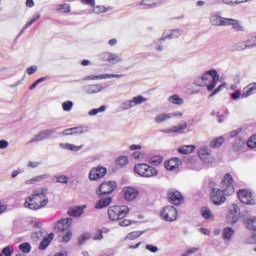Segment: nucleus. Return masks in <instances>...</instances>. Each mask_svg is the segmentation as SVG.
<instances>
[{
    "label": "nucleus",
    "instance_id": "obj_46",
    "mask_svg": "<svg viewBox=\"0 0 256 256\" xmlns=\"http://www.w3.org/2000/svg\"><path fill=\"white\" fill-rule=\"evenodd\" d=\"M89 239H91V235L90 234H82L78 238V244L79 245H83L85 243V241H89Z\"/></svg>",
    "mask_w": 256,
    "mask_h": 256
},
{
    "label": "nucleus",
    "instance_id": "obj_38",
    "mask_svg": "<svg viewBox=\"0 0 256 256\" xmlns=\"http://www.w3.org/2000/svg\"><path fill=\"white\" fill-rule=\"evenodd\" d=\"M167 119H171V114H159L155 117V121L157 123H164V121H167Z\"/></svg>",
    "mask_w": 256,
    "mask_h": 256
},
{
    "label": "nucleus",
    "instance_id": "obj_52",
    "mask_svg": "<svg viewBox=\"0 0 256 256\" xmlns=\"http://www.w3.org/2000/svg\"><path fill=\"white\" fill-rule=\"evenodd\" d=\"M56 181H57V183L67 184V183H69V178L65 175H61V176L56 177Z\"/></svg>",
    "mask_w": 256,
    "mask_h": 256
},
{
    "label": "nucleus",
    "instance_id": "obj_53",
    "mask_svg": "<svg viewBox=\"0 0 256 256\" xmlns=\"http://www.w3.org/2000/svg\"><path fill=\"white\" fill-rule=\"evenodd\" d=\"M140 5H146V7H155V0H142Z\"/></svg>",
    "mask_w": 256,
    "mask_h": 256
},
{
    "label": "nucleus",
    "instance_id": "obj_10",
    "mask_svg": "<svg viewBox=\"0 0 256 256\" xmlns=\"http://www.w3.org/2000/svg\"><path fill=\"white\" fill-rule=\"evenodd\" d=\"M198 156L206 165H211L215 161L214 157H211V150L205 146H201L198 150Z\"/></svg>",
    "mask_w": 256,
    "mask_h": 256
},
{
    "label": "nucleus",
    "instance_id": "obj_30",
    "mask_svg": "<svg viewBox=\"0 0 256 256\" xmlns=\"http://www.w3.org/2000/svg\"><path fill=\"white\" fill-rule=\"evenodd\" d=\"M245 147V140L238 138L235 140V142L232 145V149L234 151H241Z\"/></svg>",
    "mask_w": 256,
    "mask_h": 256
},
{
    "label": "nucleus",
    "instance_id": "obj_18",
    "mask_svg": "<svg viewBox=\"0 0 256 256\" xmlns=\"http://www.w3.org/2000/svg\"><path fill=\"white\" fill-rule=\"evenodd\" d=\"M181 165H183V162L177 157L171 158L165 163L167 171H175V169H179Z\"/></svg>",
    "mask_w": 256,
    "mask_h": 256
},
{
    "label": "nucleus",
    "instance_id": "obj_24",
    "mask_svg": "<svg viewBox=\"0 0 256 256\" xmlns=\"http://www.w3.org/2000/svg\"><path fill=\"white\" fill-rule=\"evenodd\" d=\"M112 198H101L95 205V209H103L105 207H109L111 205Z\"/></svg>",
    "mask_w": 256,
    "mask_h": 256
},
{
    "label": "nucleus",
    "instance_id": "obj_64",
    "mask_svg": "<svg viewBox=\"0 0 256 256\" xmlns=\"http://www.w3.org/2000/svg\"><path fill=\"white\" fill-rule=\"evenodd\" d=\"M105 11V7L97 6L96 8H94V13H105Z\"/></svg>",
    "mask_w": 256,
    "mask_h": 256
},
{
    "label": "nucleus",
    "instance_id": "obj_54",
    "mask_svg": "<svg viewBox=\"0 0 256 256\" xmlns=\"http://www.w3.org/2000/svg\"><path fill=\"white\" fill-rule=\"evenodd\" d=\"M225 5H239L243 3V1L239 0H222Z\"/></svg>",
    "mask_w": 256,
    "mask_h": 256
},
{
    "label": "nucleus",
    "instance_id": "obj_23",
    "mask_svg": "<svg viewBox=\"0 0 256 256\" xmlns=\"http://www.w3.org/2000/svg\"><path fill=\"white\" fill-rule=\"evenodd\" d=\"M200 213L203 219H207L208 221H213V219H215V215H213L211 209L207 207H202Z\"/></svg>",
    "mask_w": 256,
    "mask_h": 256
},
{
    "label": "nucleus",
    "instance_id": "obj_5",
    "mask_svg": "<svg viewBox=\"0 0 256 256\" xmlns=\"http://www.w3.org/2000/svg\"><path fill=\"white\" fill-rule=\"evenodd\" d=\"M200 77H202L204 83H207V81L212 78L210 84L207 85L208 91H213L217 86V82L219 81V73H217V70H209Z\"/></svg>",
    "mask_w": 256,
    "mask_h": 256
},
{
    "label": "nucleus",
    "instance_id": "obj_15",
    "mask_svg": "<svg viewBox=\"0 0 256 256\" xmlns=\"http://www.w3.org/2000/svg\"><path fill=\"white\" fill-rule=\"evenodd\" d=\"M168 199L172 205H181V203H183V195L176 190H169Z\"/></svg>",
    "mask_w": 256,
    "mask_h": 256
},
{
    "label": "nucleus",
    "instance_id": "obj_48",
    "mask_svg": "<svg viewBox=\"0 0 256 256\" xmlns=\"http://www.w3.org/2000/svg\"><path fill=\"white\" fill-rule=\"evenodd\" d=\"M185 129H187V123L174 126L173 133H181V131H185Z\"/></svg>",
    "mask_w": 256,
    "mask_h": 256
},
{
    "label": "nucleus",
    "instance_id": "obj_36",
    "mask_svg": "<svg viewBox=\"0 0 256 256\" xmlns=\"http://www.w3.org/2000/svg\"><path fill=\"white\" fill-rule=\"evenodd\" d=\"M60 147H62V149H68L69 151H81L83 148V146H77L73 144H60Z\"/></svg>",
    "mask_w": 256,
    "mask_h": 256
},
{
    "label": "nucleus",
    "instance_id": "obj_41",
    "mask_svg": "<svg viewBox=\"0 0 256 256\" xmlns=\"http://www.w3.org/2000/svg\"><path fill=\"white\" fill-rule=\"evenodd\" d=\"M122 111H128V109H133V102L131 100H126L121 104Z\"/></svg>",
    "mask_w": 256,
    "mask_h": 256
},
{
    "label": "nucleus",
    "instance_id": "obj_29",
    "mask_svg": "<svg viewBox=\"0 0 256 256\" xmlns=\"http://www.w3.org/2000/svg\"><path fill=\"white\" fill-rule=\"evenodd\" d=\"M223 143H225V138H223V136L217 137L214 140H212L210 142V147H212V149H217L219 148Z\"/></svg>",
    "mask_w": 256,
    "mask_h": 256
},
{
    "label": "nucleus",
    "instance_id": "obj_62",
    "mask_svg": "<svg viewBox=\"0 0 256 256\" xmlns=\"http://www.w3.org/2000/svg\"><path fill=\"white\" fill-rule=\"evenodd\" d=\"M197 251H199V248H191L183 256L193 255V253H197Z\"/></svg>",
    "mask_w": 256,
    "mask_h": 256
},
{
    "label": "nucleus",
    "instance_id": "obj_61",
    "mask_svg": "<svg viewBox=\"0 0 256 256\" xmlns=\"http://www.w3.org/2000/svg\"><path fill=\"white\" fill-rule=\"evenodd\" d=\"M9 142L7 140H0V149H7Z\"/></svg>",
    "mask_w": 256,
    "mask_h": 256
},
{
    "label": "nucleus",
    "instance_id": "obj_35",
    "mask_svg": "<svg viewBox=\"0 0 256 256\" xmlns=\"http://www.w3.org/2000/svg\"><path fill=\"white\" fill-rule=\"evenodd\" d=\"M132 106L135 107L136 105H141L142 103L147 102V98L143 97L142 95L136 96L132 98Z\"/></svg>",
    "mask_w": 256,
    "mask_h": 256
},
{
    "label": "nucleus",
    "instance_id": "obj_4",
    "mask_svg": "<svg viewBox=\"0 0 256 256\" xmlns=\"http://www.w3.org/2000/svg\"><path fill=\"white\" fill-rule=\"evenodd\" d=\"M134 171L137 173L140 177H157L159 175V172L156 168L149 166L148 164L142 163V164H136L134 166Z\"/></svg>",
    "mask_w": 256,
    "mask_h": 256
},
{
    "label": "nucleus",
    "instance_id": "obj_28",
    "mask_svg": "<svg viewBox=\"0 0 256 256\" xmlns=\"http://www.w3.org/2000/svg\"><path fill=\"white\" fill-rule=\"evenodd\" d=\"M195 151V147L193 145H186L178 148V153L182 155H189V153H193Z\"/></svg>",
    "mask_w": 256,
    "mask_h": 256
},
{
    "label": "nucleus",
    "instance_id": "obj_21",
    "mask_svg": "<svg viewBox=\"0 0 256 256\" xmlns=\"http://www.w3.org/2000/svg\"><path fill=\"white\" fill-rule=\"evenodd\" d=\"M224 24H225V27L231 25L233 27L234 31H237V32L245 31V28H243V26H241V23H239V20H237V19L227 18L226 23H224Z\"/></svg>",
    "mask_w": 256,
    "mask_h": 256
},
{
    "label": "nucleus",
    "instance_id": "obj_45",
    "mask_svg": "<svg viewBox=\"0 0 256 256\" xmlns=\"http://www.w3.org/2000/svg\"><path fill=\"white\" fill-rule=\"evenodd\" d=\"M13 246H6L5 248L2 249V255L4 256H11L14 253Z\"/></svg>",
    "mask_w": 256,
    "mask_h": 256
},
{
    "label": "nucleus",
    "instance_id": "obj_43",
    "mask_svg": "<svg viewBox=\"0 0 256 256\" xmlns=\"http://www.w3.org/2000/svg\"><path fill=\"white\" fill-rule=\"evenodd\" d=\"M50 244L49 238H44L39 245L40 251H45Z\"/></svg>",
    "mask_w": 256,
    "mask_h": 256
},
{
    "label": "nucleus",
    "instance_id": "obj_32",
    "mask_svg": "<svg viewBox=\"0 0 256 256\" xmlns=\"http://www.w3.org/2000/svg\"><path fill=\"white\" fill-rule=\"evenodd\" d=\"M245 49H248L245 41L237 42L232 46V51H245Z\"/></svg>",
    "mask_w": 256,
    "mask_h": 256
},
{
    "label": "nucleus",
    "instance_id": "obj_49",
    "mask_svg": "<svg viewBox=\"0 0 256 256\" xmlns=\"http://www.w3.org/2000/svg\"><path fill=\"white\" fill-rule=\"evenodd\" d=\"M62 109L67 112L71 111L73 109V101H65L62 104Z\"/></svg>",
    "mask_w": 256,
    "mask_h": 256
},
{
    "label": "nucleus",
    "instance_id": "obj_6",
    "mask_svg": "<svg viewBox=\"0 0 256 256\" xmlns=\"http://www.w3.org/2000/svg\"><path fill=\"white\" fill-rule=\"evenodd\" d=\"M115 189H117V182H104L99 186L98 190L96 191V194L99 195V197H102V195H111V193L114 192Z\"/></svg>",
    "mask_w": 256,
    "mask_h": 256
},
{
    "label": "nucleus",
    "instance_id": "obj_60",
    "mask_svg": "<svg viewBox=\"0 0 256 256\" xmlns=\"http://www.w3.org/2000/svg\"><path fill=\"white\" fill-rule=\"evenodd\" d=\"M84 5H90V7H95V0H81Z\"/></svg>",
    "mask_w": 256,
    "mask_h": 256
},
{
    "label": "nucleus",
    "instance_id": "obj_51",
    "mask_svg": "<svg viewBox=\"0 0 256 256\" xmlns=\"http://www.w3.org/2000/svg\"><path fill=\"white\" fill-rule=\"evenodd\" d=\"M71 237H73V232L67 230L66 234L62 237L63 243H69L71 241Z\"/></svg>",
    "mask_w": 256,
    "mask_h": 256
},
{
    "label": "nucleus",
    "instance_id": "obj_22",
    "mask_svg": "<svg viewBox=\"0 0 256 256\" xmlns=\"http://www.w3.org/2000/svg\"><path fill=\"white\" fill-rule=\"evenodd\" d=\"M86 206H76L74 208H70L68 210V215H70V217H81V215H83V209H85Z\"/></svg>",
    "mask_w": 256,
    "mask_h": 256
},
{
    "label": "nucleus",
    "instance_id": "obj_9",
    "mask_svg": "<svg viewBox=\"0 0 256 256\" xmlns=\"http://www.w3.org/2000/svg\"><path fill=\"white\" fill-rule=\"evenodd\" d=\"M100 61H107L108 63H111L112 65H115L117 63H121L123 61V58L117 54H113L111 52H102L98 55Z\"/></svg>",
    "mask_w": 256,
    "mask_h": 256
},
{
    "label": "nucleus",
    "instance_id": "obj_37",
    "mask_svg": "<svg viewBox=\"0 0 256 256\" xmlns=\"http://www.w3.org/2000/svg\"><path fill=\"white\" fill-rule=\"evenodd\" d=\"M127 163H129V158H127V156H120L116 160V165H118V167H125Z\"/></svg>",
    "mask_w": 256,
    "mask_h": 256
},
{
    "label": "nucleus",
    "instance_id": "obj_13",
    "mask_svg": "<svg viewBox=\"0 0 256 256\" xmlns=\"http://www.w3.org/2000/svg\"><path fill=\"white\" fill-rule=\"evenodd\" d=\"M57 129L59 128L42 130L29 143H37L39 141H45V139H49V137H52L53 133H57Z\"/></svg>",
    "mask_w": 256,
    "mask_h": 256
},
{
    "label": "nucleus",
    "instance_id": "obj_44",
    "mask_svg": "<svg viewBox=\"0 0 256 256\" xmlns=\"http://www.w3.org/2000/svg\"><path fill=\"white\" fill-rule=\"evenodd\" d=\"M77 129H79L78 127H74V128H68L65 129L62 133H59V135H75V133H77Z\"/></svg>",
    "mask_w": 256,
    "mask_h": 256
},
{
    "label": "nucleus",
    "instance_id": "obj_42",
    "mask_svg": "<svg viewBox=\"0 0 256 256\" xmlns=\"http://www.w3.org/2000/svg\"><path fill=\"white\" fill-rule=\"evenodd\" d=\"M143 233H145L144 231H135V232H131L127 235V239H138V237H141L143 235Z\"/></svg>",
    "mask_w": 256,
    "mask_h": 256
},
{
    "label": "nucleus",
    "instance_id": "obj_39",
    "mask_svg": "<svg viewBox=\"0 0 256 256\" xmlns=\"http://www.w3.org/2000/svg\"><path fill=\"white\" fill-rule=\"evenodd\" d=\"M107 109V106H101L100 108H95L92 109L88 112V115H90V117H93L95 115H98V113H103V111H105Z\"/></svg>",
    "mask_w": 256,
    "mask_h": 256
},
{
    "label": "nucleus",
    "instance_id": "obj_12",
    "mask_svg": "<svg viewBox=\"0 0 256 256\" xmlns=\"http://www.w3.org/2000/svg\"><path fill=\"white\" fill-rule=\"evenodd\" d=\"M72 223L73 218H64L59 220L54 227L55 233H65V231L71 227Z\"/></svg>",
    "mask_w": 256,
    "mask_h": 256
},
{
    "label": "nucleus",
    "instance_id": "obj_34",
    "mask_svg": "<svg viewBox=\"0 0 256 256\" xmlns=\"http://www.w3.org/2000/svg\"><path fill=\"white\" fill-rule=\"evenodd\" d=\"M256 90V82L248 85V90L242 94V98L245 99L253 95V91Z\"/></svg>",
    "mask_w": 256,
    "mask_h": 256
},
{
    "label": "nucleus",
    "instance_id": "obj_2",
    "mask_svg": "<svg viewBox=\"0 0 256 256\" xmlns=\"http://www.w3.org/2000/svg\"><path fill=\"white\" fill-rule=\"evenodd\" d=\"M49 203V198L47 197V188H37L32 192V195L26 198L24 207L26 209H31L32 211H37L47 207Z\"/></svg>",
    "mask_w": 256,
    "mask_h": 256
},
{
    "label": "nucleus",
    "instance_id": "obj_63",
    "mask_svg": "<svg viewBox=\"0 0 256 256\" xmlns=\"http://www.w3.org/2000/svg\"><path fill=\"white\" fill-rule=\"evenodd\" d=\"M35 71H37V66H31L27 69L28 75H33V73H35Z\"/></svg>",
    "mask_w": 256,
    "mask_h": 256
},
{
    "label": "nucleus",
    "instance_id": "obj_20",
    "mask_svg": "<svg viewBox=\"0 0 256 256\" xmlns=\"http://www.w3.org/2000/svg\"><path fill=\"white\" fill-rule=\"evenodd\" d=\"M83 91L88 95H93L95 93H101V91H103V86L101 84L86 85L83 87Z\"/></svg>",
    "mask_w": 256,
    "mask_h": 256
},
{
    "label": "nucleus",
    "instance_id": "obj_33",
    "mask_svg": "<svg viewBox=\"0 0 256 256\" xmlns=\"http://www.w3.org/2000/svg\"><path fill=\"white\" fill-rule=\"evenodd\" d=\"M246 227H247V229H249L250 231H256V217H250V218L246 221Z\"/></svg>",
    "mask_w": 256,
    "mask_h": 256
},
{
    "label": "nucleus",
    "instance_id": "obj_8",
    "mask_svg": "<svg viewBox=\"0 0 256 256\" xmlns=\"http://www.w3.org/2000/svg\"><path fill=\"white\" fill-rule=\"evenodd\" d=\"M237 195H238L239 201H241V203H244V205H255L256 204L255 197L248 190H240V191H238Z\"/></svg>",
    "mask_w": 256,
    "mask_h": 256
},
{
    "label": "nucleus",
    "instance_id": "obj_1",
    "mask_svg": "<svg viewBox=\"0 0 256 256\" xmlns=\"http://www.w3.org/2000/svg\"><path fill=\"white\" fill-rule=\"evenodd\" d=\"M222 187L224 190L212 189L210 199L214 205H223L226 201L225 195H233V193H235V188L233 187V176H231V174H226L224 176Z\"/></svg>",
    "mask_w": 256,
    "mask_h": 256
},
{
    "label": "nucleus",
    "instance_id": "obj_14",
    "mask_svg": "<svg viewBox=\"0 0 256 256\" xmlns=\"http://www.w3.org/2000/svg\"><path fill=\"white\" fill-rule=\"evenodd\" d=\"M240 215L241 212L239 210V206H237L236 204H232L227 215L228 223H231L232 225L235 224L239 221Z\"/></svg>",
    "mask_w": 256,
    "mask_h": 256
},
{
    "label": "nucleus",
    "instance_id": "obj_16",
    "mask_svg": "<svg viewBox=\"0 0 256 256\" xmlns=\"http://www.w3.org/2000/svg\"><path fill=\"white\" fill-rule=\"evenodd\" d=\"M121 77H125L123 74H101V75H90L83 78V81H95V79H119Z\"/></svg>",
    "mask_w": 256,
    "mask_h": 256
},
{
    "label": "nucleus",
    "instance_id": "obj_3",
    "mask_svg": "<svg viewBox=\"0 0 256 256\" xmlns=\"http://www.w3.org/2000/svg\"><path fill=\"white\" fill-rule=\"evenodd\" d=\"M129 215V207L122 205L110 206L108 208V217L111 221H119V219H124Z\"/></svg>",
    "mask_w": 256,
    "mask_h": 256
},
{
    "label": "nucleus",
    "instance_id": "obj_55",
    "mask_svg": "<svg viewBox=\"0 0 256 256\" xmlns=\"http://www.w3.org/2000/svg\"><path fill=\"white\" fill-rule=\"evenodd\" d=\"M222 89H225V83L221 84L220 86H218L213 92L212 94H210L209 97H215V95H217V93H219Z\"/></svg>",
    "mask_w": 256,
    "mask_h": 256
},
{
    "label": "nucleus",
    "instance_id": "obj_58",
    "mask_svg": "<svg viewBox=\"0 0 256 256\" xmlns=\"http://www.w3.org/2000/svg\"><path fill=\"white\" fill-rule=\"evenodd\" d=\"M103 239V230H98L94 235V241H101Z\"/></svg>",
    "mask_w": 256,
    "mask_h": 256
},
{
    "label": "nucleus",
    "instance_id": "obj_50",
    "mask_svg": "<svg viewBox=\"0 0 256 256\" xmlns=\"http://www.w3.org/2000/svg\"><path fill=\"white\" fill-rule=\"evenodd\" d=\"M194 84L197 85V87H206L207 85V83L203 81V78L201 76L195 78Z\"/></svg>",
    "mask_w": 256,
    "mask_h": 256
},
{
    "label": "nucleus",
    "instance_id": "obj_31",
    "mask_svg": "<svg viewBox=\"0 0 256 256\" xmlns=\"http://www.w3.org/2000/svg\"><path fill=\"white\" fill-rule=\"evenodd\" d=\"M168 101L170 103H173V105H183V103H185L183 98L179 97V95H177V94H174V95L170 96L168 98Z\"/></svg>",
    "mask_w": 256,
    "mask_h": 256
},
{
    "label": "nucleus",
    "instance_id": "obj_59",
    "mask_svg": "<svg viewBox=\"0 0 256 256\" xmlns=\"http://www.w3.org/2000/svg\"><path fill=\"white\" fill-rule=\"evenodd\" d=\"M146 249L148 251H151V253H157V251H159V248H157V246H153L151 244L146 245Z\"/></svg>",
    "mask_w": 256,
    "mask_h": 256
},
{
    "label": "nucleus",
    "instance_id": "obj_11",
    "mask_svg": "<svg viewBox=\"0 0 256 256\" xmlns=\"http://www.w3.org/2000/svg\"><path fill=\"white\" fill-rule=\"evenodd\" d=\"M104 175H107V168L97 166L90 170L89 179L90 181H97V179H103Z\"/></svg>",
    "mask_w": 256,
    "mask_h": 256
},
{
    "label": "nucleus",
    "instance_id": "obj_7",
    "mask_svg": "<svg viewBox=\"0 0 256 256\" xmlns=\"http://www.w3.org/2000/svg\"><path fill=\"white\" fill-rule=\"evenodd\" d=\"M161 219L168 221V223L177 221V209L173 206H165L161 212Z\"/></svg>",
    "mask_w": 256,
    "mask_h": 256
},
{
    "label": "nucleus",
    "instance_id": "obj_25",
    "mask_svg": "<svg viewBox=\"0 0 256 256\" xmlns=\"http://www.w3.org/2000/svg\"><path fill=\"white\" fill-rule=\"evenodd\" d=\"M233 235H235V230L231 227H226L223 230L222 237L224 241H231Z\"/></svg>",
    "mask_w": 256,
    "mask_h": 256
},
{
    "label": "nucleus",
    "instance_id": "obj_27",
    "mask_svg": "<svg viewBox=\"0 0 256 256\" xmlns=\"http://www.w3.org/2000/svg\"><path fill=\"white\" fill-rule=\"evenodd\" d=\"M183 33L182 30H172L170 34L166 35L165 37L160 38V41H165V39H179V36Z\"/></svg>",
    "mask_w": 256,
    "mask_h": 256
},
{
    "label": "nucleus",
    "instance_id": "obj_40",
    "mask_svg": "<svg viewBox=\"0 0 256 256\" xmlns=\"http://www.w3.org/2000/svg\"><path fill=\"white\" fill-rule=\"evenodd\" d=\"M19 249H20V251H22V253H30L31 252V244L24 242L19 245Z\"/></svg>",
    "mask_w": 256,
    "mask_h": 256
},
{
    "label": "nucleus",
    "instance_id": "obj_47",
    "mask_svg": "<svg viewBox=\"0 0 256 256\" xmlns=\"http://www.w3.org/2000/svg\"><path fill=\"white\" fill-rule=\"evenodd\" d=\"M247 145L250 149H255L256 147V135H252L247 142Z\"/></svg>",
    "mask_w": 256,
    "mask_h": 256
},
{
    "label": "nucleus",
    "instance_id": "obj_56",
    "mask_svg": "<svg viewBox=\"0 0 256 256\" xmlns=\"http://www.w3.org/2000/svg\"><path fill=\"white\" fill-rule=\"evenodd\" d=\"M58 11H63L64 13H69L71 8L67 4H61L58 8Z\"/></svg>",
    "mask_w": 256,
    "mask_h": 256
},
{
    "label": "nucleus",
    "instance_id": "obj_26",
    "mask_svg": "<svg viewBox=\"0 0 256 256\" xmlns=\"http://www.w3.org/2000/svg\"><path fill=\"white\" fill-rule=\"evenodd\" d=\"M49 174H43L26 180L24 183L25 185H35V183H39V181H43V179H48Z\"/></svg>",
    "mask_w": 256,
    "mask_h": 256
},
{
    "label": "nucleus",
    "instance_id": "obj_19",
    "mask_svg": "<svg viewBox=\"0 0 256 256\" xmlns=\"http://www.w3.org/2000/svg\"><path fill=\"white\" fill-rule=\"evenodd\" d=\"M226 22H227V18H225V17H221V16L215 15V14L210 16V23L214 27H225Z\"/></svg>",
    "mask_w": 256,
    "mask_h": 256
},
{
    "label": "nucleus",
    "instance_id": "obj_57",
    "mask_svg": "<svg viewBox=\"0 0 256 256\" xmlns=\"http://www.w3.org/2000/svg\"><path fill=\"white\" fill-rule=\"evenodd\" d=\"M162 162H163V159H161V157L159 156L151 158V163H153L154 165H161Z\"/></svg>",
    "mask_w": 256,
    "mask_h": 256
},
{
    "label": "nucleus",
    "instance_id": "obj_17",
    "mask_svg": "<svg viewBox=\"0 0 256 256\" xmlns=\"http://www.w3.org/2000/svg\"><path fill=\"white\" fill-rule=\"evenodd\" d=\"M123 193L125 201H133L137 199V195H139V190L133 187H125L123 188Z\"/></svg>",
    "mask_w": 256,
    "mask_h": 256
}]
</instances>
